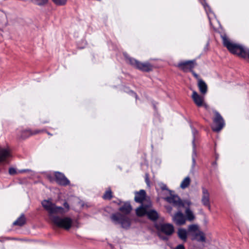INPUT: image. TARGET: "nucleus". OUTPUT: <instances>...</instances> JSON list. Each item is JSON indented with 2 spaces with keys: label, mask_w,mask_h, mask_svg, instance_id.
<instances>
[{
  "label": "nucleus",
  "mask_w": 249,
  "mask_h": 249,
  "mask_svg": "<svg viewBox=\"0 0 249 249\" xmlns=\"http://www.w3.org/2000/svg\"><path fill=\"white\" fill-rule=\"evenodd\" d=\"M132 209L129 202H124V205L119 209V210L123 214L120 213H113L110 216L111 221L115 224H120L123 228L128 229L130 226L131 222L130 218L125 215L130 213Z\"/></svg>",
  "instance_id": "nucleus-1"
},
{
  "label": "nucleus",
  "mask_w": 249,
  "mask_h": 249,
  "mask_svg": "<svg viewBox=\"0 0 249 249\" xmlns=\"http://www.w3.org/2000/svg\"><path fill=\"white\" fill-rule=\"evenodd\" d=\"M223 45L232 54H237L244 58L249 59V49L232 43L225 34L221 35Z\"/></svg>",
  "instance_id": "nucleus-2"
},
{
  "label": "nucleus",
  "mask_w": 249,
  "mask_h": 249,
  "mask_svg": "<svg viewBox=\"0 0 249 249\" xmlns=\"http://www.w3.org/2000/svg\"><path fill=\"white\" fill-rule=\"evenodd\" d=\"M41 204L45 210L48 212V213L50 214H64L67 213L70 209V205L66 201L63 203L64 208L57 206L54 203L47 200L42 201Z\"/></svg>",
  "instance_id": "nucleus-3"
},
{
  "label": "nucleus",
  "mask_w": 249,
  "mask_h": 249,
  "mask_svg": "<svg viewBox=\"0 0 249 249\" xmlns=\"http://www.w3.org/2000/svg\"><path fill=\"white\" fill-rule=\"evenodd\" d=\"M48 214L52 222L57 227L66 230H69L71 227L72 220L71 218L68 216L60 217L55 215V213Z\"/></svg>",
  "instance_id": "nucleus-4"
},
{
  "label": "nucleus",
  "mask_w": 249,
  "mask_h": 249,
  "mask_svg": "<svg viewBox=\"0 0 249 249\" xmlns=\"http://www.w3.org/2000/svg\"><path fill=\"white\" fill-rule=\"evenodd\" d=\"M188 233L192 240L202 243L206 242L205 234L199 229V226L196 224L190 225L188 227Z\"/></svg>",
  "instance_id": "nucleus-5"
},
{
  "label": "nucleus",
  "mask_w": 249,
  "mask_h": 249,
  "mask_svg": "<svg viewBox=\"0 0 249 249\" xmlns=\"http://www.w3.org/2000/svg\"><path fill=\"white\" fill-rule=\"evenodd\" d=\"M160 188L162 190H167L169 192L170 196L165 197L164 199L165 201L170 204H172L173 206L178 209L184 206V204L182 203L180 198L178 195L172 194L173 191L169 190L166 184H161L160 185Z\"/></svg>",
  "instance_id": "nucleus-6"
},
{
  "label": "nucleus",
  "mask_w": 249,
  "mask_h": 249,
  "mask_svg": "<svg viewBox=\"0 0 249 249\" xmlns=\"http://www.w3.org/2000/svg\"><path fill=\"white\" fill-rule=\"evenodd\" d=\"M126 60L131 66L142 71L149 72L153 69V66L148 62L142 63L130 57H126Z\"/></svg>",
  "instance_id": "nucleus-7"
},
{
  "label": "nucleus",
  "mask_w": 249,
  "mask_h": 249,
  "mask_svg": "<svg viewBox=\"0 0 249 249\" xmlns=\"http://www.w3.org/2000/svg\"><path fill=\"white\" fill-rule=\"evenodd\" d=\"M214 117L213 118L214 125L212 126V130L214 132L220 131L225 125L224 121L220 113L216 110L213 111Z\"/></svg>",
  "instance_id": "nucleus-8"
},
{
  "label": "nucleus",
  "mask_w": 249,
  "mask_h": 249,
  "mask_svg": "<svg viewBox=\"0 0 249 249\" xmlns=\"http://www.w3.org/2000/svg\"><path fill=\"white\" fill-rule=\"evenodd\" d=\"M12 158V153L9 147L0 146V164L9 163Z\"/></svg>",
  "instance_id": "nucleus-9"
},
{
  "label": "nucleus",
  "mask_w": 249,
  "mask_h": 249,
  "mask_svg": "<svg viewBox=\"0 0 249 249\" xmlns=\"http://www.w3.org/2000/svg\"><path fill=\"white\" fill-rule=\"evenodd\" d=\"M196 65V60H187L179 62L177 67L184 72L192 71Z\"/></svg>",
  "instance_id": "nucleus-10"
},
{
  "label": "nucleus",
  "mask_w": 249,
  "mask_h": 249,
  "mask_svg": "<svg viewBox=\"0 0 249 249\" xmlns=\"http://www.w3.org/2000/svg\"><path fill=\"white\" fill-rule=\"evenodd\" d=\"M44 130L35 129L32 130L31 129H24L18 134V137L22 139H25L31 136L35 135L39 133H43Z\"/></svg>",
  "instance_id": "nucleus-11"
},
{
  "label": "nucleus",
  "mask_w": 249,
  "mask_h": 249,
  "mask_svg": "<svg viewBox=\"0 0 249 249\" xmlns=\"http://www.w3.org/2000/svg\"><path fill=\"white\" fill-rule=\"evenodd\" d=\"M55 181L59 185L66 186L70 184V180L66 177L64 174L59 172H55L54 173Z\"/></svg>",
  "instance_id": "nucleus-12"
},
{
  "label": "nucleus",
  "mask_w": 249,
  "mask_h": 249,
  "mask_svg": "<svg viewBox=\"0 0 249 249\" xmlns=\"http://www.w3.org/2000/svg\"><path fill=\"white\" fill-rule=\"evenodd\" d=\"M178 212L173 216V220L177 225H184L186 222V218L180 211V208H178Z\"/></svg>",
  "instance_id": "nucleus-13"
},
{
  "label": "nucleus",
  "mask_w": 249,
  "mask_h": 249,
  "mask_svg": "<svg viewBox=\"0 0 249 249\" xmlns=\"http://www.w3.org/2000/svg\"><path fill=\"white\" fill-rule=\"evenodd\" d=\"M202 193L201 202L203 206L207 207L209 210H210V197L208 190L206 188L202 187Z\"/></svg>",
  "instance_id": "nucleus-14"
},
{
  "label": "nucleus",
  "mask_w": 249,
  "mask_h": 249,
  "mask_svg": "<svg viewBox=\"0 0 249 249\" xmlns=\"http://www.w3.org/2000/svg\"><path fill=\"white\" fill-rule=\"evenodd\" d=\"M151 206L152 204L150 201H147L146 204L142 203L141 206L136 210V214L139 216L146 215L149 207Z\"/></svg>",
  "instance_id": "nucleus-15"
},
{
  "label": "nucleus",
  "mask_w": 249,
  "mask_h": 249,
  "mask_svg": "<svg viewBox=\"0 0 249 249\" xmlns=\"http://www.w3.org/2000/svg\"><path fill=\"white\" fill-rule=\"evenodd\" d=\"M192 98L198 107L205 105L204 97L199 95L196 91H193Z\"/></svg>",
  "instance_id": "nucleus-16"
},
{
  "label": "nucleus",
  "mask_w": 249,
  "mask_h": 249,
  "mask_svg": "<svg viewBox=\"0 0 249 249\" xmlns=\"http://www.w3.org/2000/svg\"><path fill=\"white\" fill-rule=\"evenodd\" d=\"M160 230L167 235H171L174 231V228L173 225L166 223L160 226Z\"/></svg>",
  "instance_id": "nucleus-17"
},
{
  "label": "nucleus",
  "mask_w": 249,
  "mask_h": 249,
  "mask_svg": "<svg viewBox=\"0 0 249 249\" xmlns=\"http://www.w3.org/2000/svg\"><path fill=\"white\" fill-rule=\"evenodd\" d=\"M146 197V192L144 190H141L139 192L135 193L134 200L136 202L143 203V201Z\"/></svg>",
  "instance_id": "nucleus-18"
},
{
  "label": "nucleus",
  "mask_w": 249,
  "mask_h": 249,
  "mask_svg": "<svg viewBox=\"0 0 249 249\" xmlns=\"http://www.w3.org/2000/svg\"><path fill=\"white\" fill-rule=\"evenodd\" d=\"M146 215L149 219L154 221L157 220L159 216L158 212L155 210L150 209V207L148 209Z\"/></svg>",
  "instance_id": "nucleus-19"
},
{
  "label": "nucleus",
  "mask_w": 249,
  "mask_h": 249,
  "mask_svg": "<svg viewBox=\"0 0 249 249\" xmlns=\"http://www.w3.org/2000/svg\"><path fill=\"white\" fill-rule=\"evenodd\" d=\"M198 87L202 94H205L207 93L208 90L207 85L203 80L198 79Z\"/></svg>",
  "instance_id": "nucleus-20"
},
{
  "label": "nucleus",
  "mask_w": 249,
  "mask_h": 249,
  "mask_svg": "<svg viewBox=\"0 0 249 249\" xmlns=\"http://www.w3.org/2000/svg\"><path fill=\"white\" fill-rule=\"evenodd\" d=\"M188 230L186 231L184 229L180 228L178 231V235L179 239L182 240L183 242H186L187 239Z\"/></svg>",
  "instance_id": "nucleus-21"
},
{
  "label": "nucleus",
  "mask_w": 249,
  "mask_h": 249,
  "mask_svg": "<svg viewBox=\"0 0 249 249\" xmlns=\"http://www.w3.org/2000/svg\"><path fill=\"white\" fill-rule=\"evenodd\" d=\"M185 218L186 220H187L189 221H192L195 219V215L189 208H187L186 209Z\"/></svg>",
  "instance_id": "nucleus-22"
},
{
  "label": "nucleus",
  "mask_w": 249,
  "mask_h": 249,
  "mask_svg": "<svg viewBox=\"0 0 249 249\" xmlns=\"http://www.w3.org/2000/svg\"><path fill=\"white\" fill-rule=\"evenodd\" d=\"M26 220L24 214H21L14 223L15 226H22L25 224Z\"/></svg>",
  "instance_id": "nucleus-23"
},
{
  "label": "nucleus",
  "mask_w": 249,
  "mask_h": 249,
  "mask_svg": "<svg viewBox=\"0 0 249 249\" xmlns=\"http://www.w3.org/2000/svg\"><path fill=\"white\" fill-rule=\"evenodd\" d=\"M191 182V179L189 177H186L181 182L180 187L184 189L189 186Z\"/></svg>",
  "instance_id": "nucleus-24"
},
{
  "label": "nucleus",
  "mask_w": 249,
  "mask_h": 249,
  "mask_svg": "<svg viewBox=\"0 0 249 249\" xmlns=\"http://www.w3.org/2000/svg\"><path fill=\"white\" fill-rule=\"evenodd\" d=\"M113 197L112 192L110 188H108L103 195L102 198L105 200H110Z\"/></svg>",
  "instance_id": "nucleus-25"
},
{
  "label": "nucleus",
  "mask_w": 249,
  "mask_h": 249,
  "mask_svg": "<svg viewBox=\"0 0 249 249\" xmlns=\"http://www.w3.org/2000/svg\"><path fill=\"white\" fill-rule=\"evenodd\" d=\"M202 5L203 6L204 8L205 9L207 13L209 12H211V9L210 6L207 4L206 1V0H199Z\"/></svg>",
  "instance_id": "nucleus-26"
},
{
  "label": "nucleus",
  "mask_w": 249,
  "mask_h": 249,
  "mask_svg": "<svg viewBox=\"0 0 249 249\" xmlns=\"http://www.w3.org/2000/svg\"><path fill=\"white\" fill-rule=\"evenodd\" d=\"M35 4L39 6L44 5L48 3V0H32Z\"/></svg>",
  "instance_id": "nucleus-27"
},
{
  "label": "nucleus",
  "mask_w": 249,
  "mask_h": 249,
  "mask_svg": "<svg viewBox=\"0 0 249 249\" xmlns=\"http://www.w3.org/2000/svg\"><path fill=\"white\" fill-rule=\"evenodd\" d=\"M52 1L57 5L62 6L66 4L67 0H52Z\"/></svg>",
  "instance_id": "nucleus-28"
},
{
  "label": "nucleus",
  "mask_w": 249,
  "mask_h": 249,
  "mask_svg": "<svg viewBox=\"0 0 249 249\" xmlns=\"http://www.w3.org/2000/svg\"><path fill=\"white\" fill-rule=\"evenodd\" d=\"M195 157H196V153L194 151V154L192 155V169H193L196 165V160H195Z\"/></svg>",
  "instance_id": "nucleus-29"
},
{
  "label": "nucleus",
  "mask_w": 249,
  "mask_h": 249,
  "mask_svg": "<svg viewBox=\"0 0 249 249\" xmlns=\"http://www.w3.org/2000/svg\"><path fill=\"white\" fill-rule=\"evenodd\" d=\"M17 173L16 170L14 168L11 167L9 169V173L10 175H13Z\"/></svg>",
  "instance_id": "nucleus-30"
},
{
  "label": "nucleus",
  "mask_w": 249,
  "mask_h": 249,
  "mask_svg": "<svg viewBox=\"0 0 249 249\" xmlns=\"http://www.w3.org/2000/svg\"><path fill=\"white\" fill-rule=\"evenodd\" d=\"M182 203H183L184 204V206L183 207H185V205L186 204L187 205V206H188V208H189V206H190V205L191 204V202L190 201H189V200H186V201H182ZM183 208V207H180V208Z\"/></svg>",
  "instance_id": "nucleus-31"
},
{
  "label": "nucleus",
  "mask_w": 249,
  "mask_h": 249,
  "mask_svg": "<svg viewBox=\"0 0 249 249\" xmlns=\"http://www.w3.org/2000/svg\"><path fill=\"white\" fill-rule=\"evenodd\" d=\"M165 208L168 213H171L172 211V208L171 206L167 205L165 206Z\"/></svg>",
  "instance_id": "nucleus-32"
},
{
  "label": "nucleus",
  "mask_w": 249,
  "mask_h": 249,
  "mask_svg": "<svg viewBox=\"0 0 249 249\" xmlns=\"http://www.w3.org/2000/svg\"><path fill=\"white\" fill-rule=\"evenodd\" d=\"M190 72H191L193 75V76L197 79H200L199 78V76L197 74H196L194 71L193 70H192V71H191Z\"/></svg>",
  "instance_id": "nucleus-33"
},
{
  "label": "nucleus",
  "mask_w": 249,
  "mask_h": 249,
  "mask_svg": "<svg viewBox=\"0 0 249 249\" xmlns=\"http://www.w3.org/2000/svg\"><path fill=\"white\" fill-rule=\"evenodd\" d=\"M129 93L131 94V95L134 96L136 100L138 99V95L136 92H135L133 90H130Z\"/></svg>",
  "instance_id": "nucleus-34"
},
{
  "label": "nucleus",
  "mask_w": 249,
  "mask_h": 249,
  "mask_svg": "<svg viewBox=\"0 0 249 249\" xmlns=\"http://www.w3.org/2000/svg\"><path fill=\"white\" fill-rule=\"evenodd\" d=\"M145 182L146 183V184L149 185V178H148V174H146L145 175Z\"/></svg>",
  "instance_id": "nucleus-35"
},
{
  "label": "nucleus",
  "mask_w": 249,
  "mask_h": 249,
  "mask_svg": "<svg viewBox=\"0 0 249 249\" xmlns=\"http://www.w3.org/2000/svg\"><path fill=\"white\" fill-rule=\"evenodd\" d=\"M176 249H185V248L183 245H178L176 247Z\"/></svg>",
  "instance_id": "nucleus-36"
},
{
  "label": "nucleus",
  "mask_w": 249,
  "mask_h": 249,
  "mask_svg": "<svg viewBox=\"0 0 249 249\" xmlns=\"http://www.w3.org/2000/svg\"><path fill=\"white\" fill-rule=\"evenodd\" d=\"M42 130H44V131L43 132H45L48 135H50V136H52V134L51 133H50L49 132L47 131L45 129H43Z\"/></svg>",
  "instance_id": "nucleus-37"
},
{
  "label": "nucleus",
  "mask_w": 249,
  "mask_h": 249,
  "mask_svg": "<svg viewBox=\"0 0 249 249\" xmlns=\"http://www.w3.org/2000/svg\"><path fill=\"white\" fill-rule=\"evenodd\" d=\"M41 123L42 124H46V123H49V121H41Z\"/></svg>",
  "instance_id": "nucleus-38"
},
{
  "label": "nucleus",
  "mask_w": 249,
  "mask_h": 249,
  "mask_svg": "<svg viewBox=\"0 0 249 249\" xmlns=\"http://www.w3.org/2000/svg\"><path fill=\"white\" fill-rule=\"evenodd\" d=\"M213 165H216L217 163L216 161H213L212 163Z\"/></svg>",
  "instance_id": "nucleus-39"
},
{
  "label": "nucleus",
  "mask_w": 249,
  "mask_h": 249,
  "mask_svg": "<svg viewBox=\"0 0 249 249\" xmlns=\"http://www.w3.org/2000/svg\"><path fill=\"white\" fill-rule=\"evenodd\" d=\"M48 178L50 179L51 181H52L51 177L50 176H48Z\"/></svg>",
  "instance_id": "nucleus-40"
}]
</instances>
